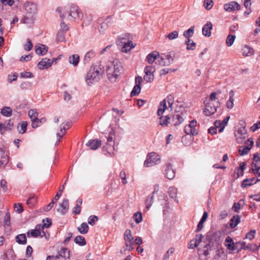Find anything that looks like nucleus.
<instances>
[{
  "label": "nucleus",
  "mask_w": 260,
  "mask_h": 260,
  "mask_svg": "<svg viewBox=\"0 0 260 260\" xmlns=\"http://www.w3.org/2000/svg\"><path fill=\"white\" fill-rule=\"evenodd\" d=\"M122 66L117 59H113L107 62L106 72L108 79L112 82L116 81L122 71Z\"/></svg>",
  "instance_id": "1"
},
{
  "label": "nucleus",
  "mask_w": 260,
  "mask_h": 260,
  "mask_svg": "<svg viewBox=\"0 0 260 260\" xmlns=\"http://www.w3.org/2000/svg\"><path fill=\"white\" fill-rule=\"evenodd\" d=\"M24 9L28 15L24 16L21 21L24 23L29 24L33 22L34 16L37 12L36 5L31 2H27L24 4Z\"/></svg>",
  "instance_id": "2"
},
{
  "label": "nucleus",
  "mask_w": 260,
  "mask_h": 260,
  "mask_svg": "<svg viewBox=\"0 0 260 260\" xmlns=\"http://www.w3.org/2000/svg\"><path fill=\"white\" fill-rule=\"evenodd\" d=\"M103 72H100L97 67H91L88 72L86 81L89 86L98 82L102 76Z\"/></svg>",
  "instance_id": "3"
},
{
  "label": "nucleus",
  "mask_w": 260,
  "mask_h": 260,
  "mask_svg": "<svg viewBox=\"0 0 260 260\" xmlns=\"http://www.w3.org/2000/svg\"><path fill=\"white\" fill-rule=\"evenodd\" d=\"M221 234L219 231L213 233H208L207 235L206 240L208 241L207 244L209 246L210 250L218 247L221 242Z\"/></svg>",
  "instance_id": "4"
},
{
  "label": "nucleus",
  "mask_w": 260,
  "mask_h": 260,
  "mask_svg": "<svg viewBox=\"0 0 260 260\" xmlns=\"http://www.w3.org/2000/svg\"><path fill=\"white\" fill-rule=\"evenodd\" d=\"M66 14V15H68V18L70 20L83 17V14L79 9L78 7L75 5H73L67 8Z\"/></svg>",
  "instance_id": "5"
},
{
  "label": "nucleus",
  "mask_w": 260,
  "mask_h": 260,
  "mask_svg": "<svg viewBox=\"0 0 260 260\" xmlns=\"http://www.w3.org/2000/svg\"><path fill=\"white\" fill-rule=\"evenodd\" d=\"M174 57V54H161L156 63L161 66H170L173 62Z\"/></svg>",
  "instance_id": "6"
},
{
  "label": "nucleus",
  "mask_w": 260,
  "mask_h": 260,
  "mask_svg": "<svg viewBox=\"0 0 260 260\" xmlns=\"http://www.w3.org/2000/svg\"><path fill=\"white\" fill-rule=\"evenodd\" d=\"M160 157L155 152H151L147 156V158L144 162L146 167H150L160 162Z\"/></svg>",
  "instance_id": "7"
},
{
  "label": "nucleus",
  "mask_w": 260,
  "mask_h": 260,
  "mask_svg": "<svg viewBox=\"0 0 260 260\" xmlns=\"http://www.w3.org/2000/svg\"><path fill=\"white\" fill-rule=\"evenodd\" d=\"M220 103L217 101L215 103L209 102L206 104V107L204 110V113L206 116H210L214 114L217 111V108L219 106Z\"/></svg>",
  "instance_id": "8"
},
{
  "label": "nucleus",
  "mask_w": 260,
  "mask_h": 260,
  "mask_svg": "<svg viewBox=\"0 0 260 260\" xmlns=\"http://www.w3.org/2000/svg\"><path fill=\"white\" fill-rule=\"evenodd\" d=\"M171 102H174V96L172 94H169L165 99L160 103L159 108L157 111V114L158 116L162 115L167 109V103Z\"/></svg>",
  "instance_id": "9"
},
{
  "label": "nucleus",
  "mask_w": 260,
  "mask_h": 260,
  "mask_svg": "<svg viewBox=\"0 0 260 260\" xmlns=\"http://www.w3.org/2000/svg\"><path fill=\"white\" fill-rule=\"evenodd\" d=\"M155 71V67L152 66H146L144 69L145 74L144 76V80L147 82H151L154 80V74Z\"/></svg>",
  "instance_id": "10"
},
{
  "label": "nucleus",
  "mask_w": 260,
  "mask_h": 260,
  "mask_svg": "<svg viewBox=\"0 0 260 260\" xmlns=\"http://www.w3.org/2000/svg\"><path fill=\"white\" fill-rule=\"evenodd\" d=\"M197 123L196 120H192L189 124L185 126L184 128V132L187 135H197L198 134V131L196 128Z\"/></svg>",
  "instance_id": "11"
},
{
  "label": "nucleus",
  "mask_w": 260,
  "mask_h": 260,
  "mask_svg": "<svg viewBox=\"0 0 260 260\" xmlns=\"http://www.w3.org/2000/svg\"><path fill=\"white\" fill-rule=\"evenodd\" d=\"M209 246L206 244L203 247L199 248L198 249V253L200 260H208L209 258Z\"/></svg>",
  "instance_id": "12"
},
{
  "label": "nucleus",
  "mask_w": 260,
  "mask_h": 260,
  "mask_svg": "<svg viewBox=\"0 0 260 260\" xmlns=\"http://www.w3.org/2000/svg\"><path fill=\"white\" fill-rule=\"evenodd\" d=\"M235 136L237 142L240 144L242 143L244 139L247 137V130L244 127H242L238 129L235 133Z\"/></svg>",
  "instance_id": "13"
},
{
  "label": "nucleus",
  "mask_w": 260,
  "mask_h": 260,
  "mask_svg": "<svg viewBox=\"0 0 260 260\" xmlns=\"http://www.w3.org/2000/svg\"><path fill=\"white\" fill-rule=\"evenodd\" d=\"M224 9L227 12H233L236 10H240L241 6L236 2L232 1L227 3L223 6Z\"/></svg>",
  "instance_id": "14"
},
{
  "label": "nucleus",
  "mask_w": 260,
  "mask_h": 260,
  "mask_svg": "<svg viewBox=\"0 0 260 260\" xmlns=\"http://www.w3.org/2000/svg\"><path fill=\"white\" fill-rule=\"evenodd\" d=\"M119 39L121 41V43L124 44L121 49L122 52L126 53L135 47V46L132 44V41H128L127 42H126V39L125 37L120 36L119 37Z\"/></svg>",
  "instance_id": "15"
},
{
  "label": "nucleus",
  "mask_w": 260,
  "mask_h": 260,
  "mask_svg": "<svg viewBox=\"0 0 260 260\" xmlns=\"http://www.w3.org/2000/svg\"><path fill=\"white\" fill-rule=\"evenodd\" d=\"M165 174L169 179H172L175 176V170L173 168V165L170 163L166 165L165 170Z\"/></svg>",
  "instance_id": "16"
},
{
  "label": "nucleus",
  "mask_w": 260,
  "mask_h": 260,
  "mask_svg": "<svg viewBox=\"0 0 260 260\" xmlns=\"http://www.w3.org/2000/svg\"><path fill=\"white\" fill-rule=\"evenodd\" d=\"M64 189V185H62V188H60L58 192L56 194L55 197L53 199L51 202L45 208V210L46 211H48L51 210L52 208L53 205L56 202V201L58 200L60 197L61 196L62 193L63 192Z\"/></svg>",
  "instance_id": "17"
},
{
  "label": "nucleus",
  "mask_w": 260,
  "mask_h": 260,
  "mask_svg": "<svg viewBox=\"0 0 260 260\" xmlns=\"http://www.w3.org/2000/svg\"><path fill=\"white\" fill-rule=\"evenodd\" d=\"M52 63L50 59L44 58L38 63V67L40 70H44L51 67Z\"/></svg>",
  "instance_id": "18"
},
{
  "label": "nucleus",
  "mask_w": 260,
  "mask_h": 260,
  "mask_svg": "<svg viewBox=\"0 0 260 260\" xmlns=\"http://www.w3.org/2000/svg\"><path fill=\"white\" fill-rule=\"evenodd\" d=\"M43 224H37L35 229L41 233L43 231L44 228H48L51 224V219L49 218H46L45 219L43 220Z\"/></svg>",
  "instance_id": "19"
},
{
  "label": "nucleus",
  "mask_w": 260,
  "mask_h": 260,
  "mask_svg": "<svg viewBox=\"0 0 260 260\" xmlns=\"http://www.w3.org/2000/svg\"><path fill=\"white\" fill-rule=\"evenodd\" d=\"M62 259L69 260L70 259V251L67 248L61 249L55 256Z\"/></svg>",
  "instance_id": "20"
},
{
  "label": "nucleus",
  "mask_w": 260,
  "mask_h": 260,
  "mask_svg": "<svg viewBox=\"0 0 260 260\" xmlns=\"http://www.w3.org/2000/svg\"><path fill=\"white\" fill-rule=\"evenodd\" d=\"M48 47L45 45L38 44L35 46L36 53L40 55H45L48 51Z\"/></svg>",
  "instance_id": "21"
},
{
  "label": "nucleus",
  "mask_w": 260,
  "mask_h": 260,
  "mask_svg": "<svg viewBox=\"0 0 260 260\" xmlns=\"http://www.w3.org/2000/svg\"><path fill=\"white\" fill-rule=\"evenodd\" d=\"M86 145L92 150L98 149L101 146V141L98 139L89 140Z\"/></svg>",
  "instance_id": "22"
},
{
  "label": "nucleus",
  "mask_w": 260,
  "mask_h": 260,
  "mask_svg": "<svg viewBox=\"0 0 260 260\" xmlns=\"http://www.w3.org/2000/svg\"><path fill=\"white\" fill-rule=\"evenodd\" d=\"M212 29V24L211 22H207L202 28L203 35L209 37L211 35V30Z\"/></svg>",
  "instance_id": "23"
},
{
  "label": "nucleus",
  "mask_w": 260,
  "mask_h": 260,
  "mask_svg": "<svg viewBox=\"0 0 260 260\" xmlns=\"http://www.w3.org/2000/svg\"><path fill=\"white\" fill-rule=\"evenodd\" d=\"M60 206L61 207V210L57 209V211H60L62 215H64L68 211L69 208V200L64 199L62 202L60 204Z\"/></svg>",
  "instance_id": "24"
},
{
  "label": "nucleus",
  "mask_w": 260,
  "mask_h": 260,
  "mask_svg": "<svg viewBox=\"0 0 260 260\" xmlns=\"http://www.w3.org/2000/svg\"><path fill=\"white\" fill-rule=\"evenodd\" d=\"M254 178H246L243 180L241 183V186L242 188H246L256 183L257 182L260 181V179H257L253 183Z\"/></svg>",
  "instance_id": "25"
},
{
  "label": "nucleus",
  "mask_w": 260,
  "mask_h": 260,
  "mask_svg": "<svg viewBox=\"0 0 260 260\" xmlns=\"http://www.w3.org/2000/svg\"><path fill=\"white\" fill-rule=\"evenodd\" d=\"M183 121V119L180 114H176L172 116L171 123L175 125L180 124Z\"/></svg>",
  "instance_id": "26"
},
{
  "label": "nucleus",
  "mask_w": 260,
  "mask_h": 260,
  "mask_svg": "<svg viewBox=\"0 0 260 260\" xmlns=\"http://www.w3.org/2000/svg\"><path fill=\"white\" fill-rule=\"evenodd\" d=\"M159 53L156 51L149 53L146 57V60L149 63H152L157 58H159Z\"/></svg>",
  "instance_id": "27"
},
{
  "label": "nucleus",
  "mask_w": 260,
  "mask_h": 260,
  "mask_svg": "<svg viewBox=\"0 0 260 260\" xmlns=\"http://www.w3.org/2000/svg\"><path fill=\"white\" fill-rule=\"evenodd\" d=\"M225 246L229 250L235 251L237 250L236 246L232 238L230 236H228L225 240Z\"/></svg>",
  "instance_id": "28"
},
{
  "label": "nucleus",
  "mask_w": 260,
  "mask_h": 260,
  "mask_svg": "<svg viewBox=\"0 0 260 260\" xmlns=\"http://www.w3.org/2000/svg\"><path fill=\"white\" fill-rule=\"evenodd\" d=\"M9 161V157L7 153L0 148V167L6 165Z\"/></svg>",
  "instance_id": "29"
},
{
  "label": "nucleus",
  "mask_w": 260,
  "mask_h": 260,
  "mask_svg": "<svg viewBox=\"0 0 260 260\" xmlns=\"http://www.w3.org/2000/svg\"><path fill=\"white\" fill-rule=\"evenodd\" d=\"M240 244L241 249H243L244 250L249 249L252 251L258 250V247H257L256 244H248L246 245L245 242L240 243Z\"/></svg>",
  "instance_id": "30"
},
{
  "label": "nucleus",
  "mask_w": 260,
  "mask_h": 260,
  "mask_svg": "<svg viewBox=\"0 0 260 260\" xmlns=\"http://www.w3.org/2000/svg\"><path fill=\"white\" fill-rule=\"evenodd\" d=\"M240 218L239 215H236L233 216L230 220V226L231 228H235L240 222Z\"/></svg>",
  "instance_id": "31"
},
{
  "label": "nucleus",
  "mask_w": 260,
  "mask_h": 260,
  "mask_svg": "<svg viewBox=\"0 0 260 260\" xmlns=\"http://www.w3.org/2000/svg\"><path fill=\"white\" fill-rule=\"evenodd\" d=\"M168 193L170 198L174 199L176 203H178V200L177 197V189L174 187H170L169 188Z\"/></svg>",
  "instance_id": "32"
},
{
  "label": "nucleus",
  "mask_w": 260,
  "mask_h": 260,
  "mask_svg": "<svg viewBox=\"0 0 260 260\" xmlns=\"http://www.w3.org/2000/svg\"><path fill=\"white\" fill-rule=\"evenodd\" d=\"M171 123V118L169 116H161L159 118V124L162 126H166Z\"/></svg>",
  "instance_id": "33"
},
{
  "label": "nucleus",
  "mask_w": 260,
  "mask_h": 260,
  "mask_svg": "<svg viewBox=\"0 0 260 260\" xmlns=\"http://www.w3.org/2000/svg\"><path fill=\"white\" fill-rule=\"evenodd\" d=\"M16 241L19 244L25 245L27 242L26 235L21 234L17 235L16 238Z\"/></svg>",
  "instance_id": "34"
},
{
  "label": "nucleus",
  "mask_w": 260,
  "mask_h": 260,
  "mask_svg": "<svg viewBox=\"0 0 260 260\" xmlns=\"http://www.w3.org/2000/svg\"><path fill=\"white\" fill-rule=\"evenodd\" d=\"M76 206L73 208V214L74 215L79 214L81 212V207L80 205L82 204V200L81 199H78L77 201Z\"/></svg>",
  "instance_id": "35"
},
{
  "label": "nucleus",
  "mask_w": 260,
  "mask_h": 260,
  "mask_svg": "<svg viewBox=\"0 0 260 260\" xmlns=\"http://www.w3.org/2000/svg\"><path fill=\"white\" fill-rule=\"evenodd\" d=\"M66 133V125H62L61 124L60 125V131L59 132L57 133L56 134L57 137L58 138V140L56 142V144H58L60 142V139H61Z\"/></svg>",
  "instance_id": "36"
},
{
  "label": "nucleus",
  "mask_w": 260,
  "mask_h": 260,
  "mask_svg": "<svg viewBox=\"0 0 260 260\" xmlns=\"http://www.w3.org/2000/svg\"><path fill=\"white\" fill-rule=\"evenodd\" d=\"M80 57L78 54H73L69 58V61L74 66H77L79 63Z\"/></svg>",
  "instance_id": "37"
},
{
  "label": "nucleus",
  "mask_w": 260,
  "mask_h": 260,
  "mask_svg": "<svg viewBox=\"0 0 260 260\" xmlns=\"http://www.w3.org/2000/svg\"><path fill=\"white\" fill-rule=\"evenodd\" d=\"M28 116L31 119V121L34 120H39L38 118L39 113L37 112V110L36 109H30L28 112Z\"/></svg>",
  "instance_id": "38"
},
{
  "label": "nucleus",
  "mask_w": 260,
  "mask_h": 260,
  "mask_svg": "<svg viewBox=\"0 0 260 260\" xmlns=\"http://www.w3.org/2000/svg\"><path fill=\"white\" fill-rule=\"evenodd\" d=\"M1 114L6 117H10L12 115V110L10 107L5 106L1 109Z\"/></svg>",
  "instance_id": "39"
},
{
  "label": "nucleus",
  "mask_w": 260,
  "mask_h": 260,
  "mask_svg": "<svg viewBox=\"0 0 260 260\" xmlns=\"http://www.w3.org/2000/svg\"><path fill=\"white\" fill-rule=\"evenodd\" d=\"M89 230V226L86 222L82 223L79 227L78 228L79 232L82 234H86Z\"/></svg>",
  "instance_id": "40"
},
{
  "label": "nucleus",
  "mask_w": 260,
  "mask_h": 260,
  "mask_svg": "<svg viewBox=\"0 0 260 260\" xmlns=\"http://www.w3.org/2000/svg\"><path fill=\"white\" fill-rule=\"evenodd\" d=\"M153 197L154 196H153V194H150L146 198L145 203L147 210H149L152 205L153 203Z\"/></svg>",
  "instance_id": "41"
},
{
  "label": "nucleus",
  "mask_w": 260,
  "mask_h": 260,
  "mask_svg": "<svg viewBox=\"0 0 260 260\" xmlns=\"http://www.w3.org/2000/svg\"><path fill=\"white\" fill-rule=\"evenodd\" d=\"M27 123L26 121H23L18 124L17 129L19 133L24 134L26 131Z\"/></svg>",
  "instance_id": "42"
},
{
  "label": "nucleus",
  "mask_w": 260,
  "mask_h": 260,
  "mask_svg": "<svg viewBox=\"0 0 260 260\" xmlns=\"http://www.w3.org/2000/svg\"><path fill=\"white\" fill-rule=\"evenodd\" d=\"M74 242L80 246H84L86 245V241L84 237L82 236H77L74 239Z\"/></svg>",
  "instance_id": "43"
},
{
  "label": "nucleus",
  "mask_w": 260,
  "mask_h": 260,
  "mask_svg": "<svg viewBox=\"0 0 260 260\" xmlns=\"http://www.w3.org/2000/svg\"><path fill=\"white\" fill-rule=\"evenodd\" d=\"M185 44L187 45L186 49L188 50H193L196 46V43H195L191 39H188L186 42Z\"/></svg>",
  "instance_id": "44"
},
{
  "label": "nucleus",
  "mask_w": 260,
  "mask_h": 260,
  "mask_svg": "<svg viewBox=\"0 0 260 260\" xmlns=\"http://www.w3.org/2000/svg\"><path fill=\"white\" fill-rule=\"evenodd\" d=\"M194 26H192L190 27L188 30H185L183 32V36L187 39H189L190 37H192L194 33Z\"/></svg>",
  "instance_id": "45"
},
{
  "label": "nucleus",
  "mask_w": 260,
  "mask_h": 260,
  "mask_svg": "<svg viewBox=\"0 0 260 260\" xmlns=\"http://www.w3.org/2000/svg\"><path fill=\"white\" fill-rule=\"evenodd\" d=\"M94 52L92 50L89 51L85 55L83 62L84 63H87L89 62V61L90 60L91 58H92L94 56Z\"/></svg>",
  "instance_id": "46"
},
{
  "label": "nucleus",
  "mask_w": 260,
  "mask_h": 260,
  "mask_svg": "<svg viewBox=\"0 0 260 260\" xmlns=\"http://www.w3.org/2000/svg\"><path fill=\"white\" fill-rule=\"evenodd\" d=\"M141 91V85L139 84H136L133 88L132 91L131 92V96L138 95Z\"/></svg>",
  "instance_id": "47"
},
{
  "label": "nucleus",
  "mask_w": 260,
  "mask_h": 260,
  "mask_svg": "<svg viewBox=\"0 0 260 260\" xmlns=\"http://www.w3.org/2000/svg\"><path fill=\"white\" fill-rule=\"evenodd\" d=\"M250 150V147L248 146H242L240 147L239 151L240 155L243 156L248 153Z\"/></svg>",
  "instance_id": "48"
},
{
  "label": "nucleus",
  "mask_w": 260,
  "mask_h": 260,
  "mask_svg": "<svg viewBox=\"0 0 260 260\" xmlns=\"http://www.w3.org/2000/svg\"><path fill=\"white\" fill-rule=\"evenodd\" d=\"M253 52V49L247 46H245L242 50V53L244 56L251 55Z\"/></svg>",
  "instance_id": "49"
},
{
  "label": "nucleus",
  "mask_w": 260,
  "mask_h": 260,
  "mask_svg": "<svg viewBox=\"0 0 260 260\" xmlns=\"http://www.w3.org/2000/svg\"><path fill=\"white\" fill-rule=\"evenodd\" d=\"M236 39V36L235 35H229L228 36H227V38H226V45L228 46H231L235 40Z\"/></svg>",
  "instance_id": "50"
},
{
  "label": "nucleus",
  "mask_w": 260,
  "mask_h": 260,
  "mask_svg": "<svg viewBox=\"0 0 260 260\" xmlns=\"http://www.w3.org/2000/svg\"><path fill=\"white\" fill-rule=\"evenodd\" d=\"M27 237L29 238L30 236L33 237H37L41 235V233H40L38 230L35 229L34 230H32L31 231H29L26 233Z\"/></svg>",
  "instance_id": "51"
},
{
  "label": "nucleus",
  "mask_w": 260,
  "mask_h": 260,
  "mask_svg": "<svg viewBox=\"0 0 260 260\" xmlns=\"http://www.w3.org/2000/svg\"><path fill=\"white\" fill-rule=\"evenodd\" d=\"M37 201V198L34 195H31L27 200L26 204L29 207H32Z\"/></svg>",
  "instance_id": "52"
},
{
  "label": "nucleus",
  "mask_w": 260,
  "mask_h": 260,
  "mask_svg": "<svg viewBox=\"0 0 260 260\" xmlns=\"http://www.w3.org/2000/svg\"><path fill=\"white\" fill-rule=\"evenodd\" d=\"M134 219L137 223H139L142 221V213L140 212L135 213L133 215Z\"/></svg>",
  "instance_id": "53"
},
{
  "label": "nucleus",
  "mask_w": 260,
  "mask_h": 260,
  "mask_svg": "<svg viewBox=\"0 0 260 260\" xmlns=\"http://www.w3.org/2000/svg\"><path fill=\"white\" fill-rule=\"evenodd\" d=\"M253 160V161L251 164L252 166L257 168L258 162H260V157L258 156V153L254 154Z\"/></svg>",
  "instance_id": "54"
},
{
  "label": "nucleus",
  "mask_w": 260,
  "mask_h": 260,
  "mask_svg": "<svg viewBox=\"0 0 260 260\" xmlns=\"http://www.w3.org/2000/svg\"><path fill=\"white\" fill-rule=\"evenodd\" d=\"M124 239L125 241H132L134 238L131 234V231L130 230H126L124 233Z\"/></svg>",
  "instance_id": "55"
},
{
  "label": "nucleus",
  "mask_w": 260,
  "mask_h": 260,
  "mask_svg": "<svg viewBox=\"0 0 260 260\" xmlns=\"http://www.w3.org/2000/svg\"><path fill=\"white\" fill-rule=\"evenodd\" d=\"M64 32L62 30H59L56 37V41L58 42H61L64 41Z\"/></svg>",
  "instance_id": "56"
},
{
  "label": "nucleus",
  "mask_w": 260,
  "mask_h": 260,
  "mask_svg": "<svg viewBox=\"0 0 260 260\" xmlns=\"http://www.w3.org/2000/svg\"><path fill=\"white\" fill-rule=\"evenodd\" d=\"M98 220V217L95 215H91L88 219V223L93 226L95 224V221Z\"/></svg>",
  "instance_id": "57"
},
{
  "label": "nucleus",
  "mask_w": 260,
  "mask_h": 260,
  "mask_svg": "<svg viewBox=\"0 0 260 260\" xmlns=\"http://www.w3.org/2000/svg\"><path fill=\"white\" fill-rule=\"evenodd\" d=\"M175 251V249L173 247H171L166 252V255L163 257L162 260H169L170 255L173 254Z\"/></svg>",
  "instance_id": "58"
},
{
  "label": "nucleus",
  "mask_w": 260,
  "mask_h": 260,
  "mask_svg": "<svg viewBox=\"0 0 260 260\" xmlns=\"http://www.w3.org/2000/svg\"><path fill=\"white\" fill-rule=\"evenodd\" d=\"M14 207L16 212L18 213H21L23 211L22 205L20 203H15Z\"/></svg>",
  "instance_id": "59"
},
{
  "label": "nucleus",
  "mask_w": 260,
  "mask_h": 260,
  "mask_svg": "<svg viewBox=\"0 0 260 260\" xmlns=\"http://www.w3.org/2000/svg\"><path fill=\"white\" fill-rule=\"evenodd\" d=\"M203 238V236L202 234L196 235V238L192 239V242H195V243L198 246L199 245V244L202 242Z\"/></svg>",
  "instance_id": "60"
},
{
  "label": "nucleus",
  "mask_w": 260,
  "mask_h": 260,
  "mask_svg": "<svg viewBox=\"0 0 260 260\" xmlns=\"http://www.w3.org/2000/svg\"><path fill=\"white\" fill-rule=\"evenodd\" d=\"M178 37V32L176 30H174L173 32L168 34L167 37L170 40H172L176 39Z\"/></svg>",
  "instance_id": "61"
},
{
  "label": "nucleus",
  "mask_w": 260,
  "mask_h": 260,
  "mask_svg": "<svg viewBox=\"0 0 260 260\" xmlns=\"http://www.w3.org/2000/svg\"><path fill=\"white\" fill-rule=\"evenodd\" d=\"M204 5L207 10H210L213 6L212 0H204Z\"/></svg>",
  "instance_id": "62"
},
{
  "label": "nucleus",
  "mask_w": 260,
  "mask_h": 260,
  "mask_svg": "<svg viewBox=\"0 0 260 260\" xmlns=\"http://www.w3.org/2000/svg\"><path fill=\"white\" fill-rule=\"evenodd\" d=\"M20 77L23 78H32L34 75L31 72H22L20 74Z\"/></svg>",
  "instance_id": "63"
},
{
  "label": "nucleus",
  "mask_w": 260,
  "mask_h": 260,
  "mask_svg": "<svg viewBox=\"0 0 260 260\" xmlns=\"http://www.w3.org/2000/svg\"><path fill=\"white\" fill-rule=\"evenodd\" d=\"M255 230H251L249 232L247 233L246 235V238L252 240L255 237Z\"/></svg>",
  "instance_id": "64"
}]
</instances>
